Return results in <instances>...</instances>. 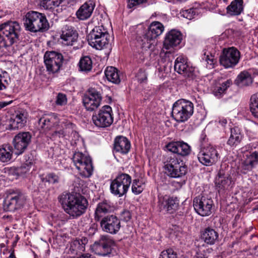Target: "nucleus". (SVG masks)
Wrapping results in <instances>:
<instances>
[{"mask_svg": "<svg viewBox=\"0 0 258 258\" xmlns=\"http://www.w3.org/2000/svg\"><path fill=\"white\" fill-rule=\"evenodd\" d=\"M75 126V124L69 121H62L60 124L56 125V130L52 135L58 137L69 136L74 131Z\"/></svg>", "mask_w": 258, "mask_h": 258, "instance_id": "obj_27", "label": "nucleus"}, {"mask_svg": "<svg viewBox=\"0 0 258 258\" xmlns=\"http://www.w3.org/2000/svg\"><path fill=\"white\" fill-rule=\"evenodd\" d=\"M240 57V52L236 48L224 49L220 57V64L226 69L232 68L238 63Z\"/></svg>", "mask_w": 258, "mask_h": 258, "instance_id": "obj_14", "label": "nucleus"}, {"mask_svg": "<svg viewBox=\"0 0 258 258\" xmlns=\"http://www.w3.org/2000/svg\"><path fill=\"white\" fill-rule=\"evenodd\" d=\"M91 250L100 255L106 256L111 252L109 240L105 236H102L99 240L90 246Z\"/></svg>", "mask_w": 258, "mask_h": 258, "instance_id": "obj_20", "label": "nucleus"}, {"mask_svg": "<svg viewBox=\"0 0 258 258\" xmlns=\"http://www.w3.org/2000/svg\"><path fill=\"white\" fill-rule=\"evenodd\" d=\"M93 123L99 127H107L113 123L112 110L109 105L103 106L97 113L92 117Z\"/></svg>", "mask_w": 258, "mask_h": 258, "instance_id": "obj_12", "label": "nucleus"}, {"mask_svg": "<svg viewBox=\"0 0 258 258\" xmlns=\"http://www.w3.org/2000/svg\"><path fill=\"white\" fill-rule=\"evenodd\" d=\"M31 163L29 162L28 163H24L22 164L20 167L14 168L15 172L18 175H22L28 172L31 168Z\"/></svg>", "mask_w": 258, "mask_h": 258, "instance_id": "obj_47", "label": "nucleus"}, {"mask_svg": "<svg viewBox=\"0 0 258 258\" xmlns=\"http://www.w3.org/2000/svg\"><path fill=\"white\" fill-rule=\"evenodd\" d=\"M57 122V119L53 116H45L39 119V125L45 130H50Z\"/></svg>", "mask_w": 258, "mask_h": 258, "instance_id": "obj_37", "label": "nucleus"}, {"mask_svg": "<svg viewBox=\"0 0 258 258\" xmlns=\"http://www.w3.org/2000/svg\"><path fill=\"white\" fill-rule=\"evenodd\" d=\"M166 174L172 178H178L185 175L187 167L175 155L168 156L164 162Z\"/></svg>", "mask_w": 258, "mask_h": 258, "instance_id": "obj_8", "label": "nucleus"}, {"mask_svg": "<svg viewBox=\"0 0 258 258\" xmlns=\"http://www.w3.org/2000/svg\"><path fill=\"white\" fill-rule=\"evenodd\" d=\"M93 10L94 6L91 3H85L77 11L76 15L80 20H84L91 16Z\"/></svg>", "mask_w": 258, "mask_h": 258, "instance_id": "obj_31", "label": "nucleus"}, {"mask_svg": "<svg viewBox=\"0 0 258 258\" xmlns=\"http://www.w3.org/2000/svg\"><path fill=\"white\" fill-rule=\"evenodd\" d=\"M56 104L58 105H64L67 103V96L64 94L59 93L56 97Z\"/></svg>", "mask_w": 258, "mask_h": 258, "instance_id": "obj_53", "label": "nucleus"}, {"mask_svg": "<svg viewBox=\"0 0 258 258\" xmlns=\"http://www.w3.org/2000/svg\"><path fill=\"white\" fill-rule=\"evenodd\" d=\"M210 249L203 246L198 249L195 258H207Z\"/></svg>", "mask_w": 258, "mask_h": 258, "instance_id": "obj_51", "label": "nucleus"}, {"mask_svg": "<svg viewBox=\"0 0 258 258\" xmlns=\"http://www.w3.org/2000/svg\"><path fill=\"white\" fill-rule=\"evenodd\" d=\"M235 81L238 86L243 87L251 84L252 79L249 73L247 71H243L238 75Z\"/></svg>", "mask_w": 258, "mask_h": 258, "instance_id": "obj_36", "label": "nucleus"}, {"mask_svg": "<svg viewBox=\"0 0 258 258\" xmlns=\"http://www.w3.org/2000/svg\"><path fill=\"white\" fill-rule=\"evenodd\" d=\"M73 162L80 174L84 177L88 178L91 176L93 168L90 156L80 152H76L72 158Z\"/></svg>", "mask_w": 258, "mask_h": 258, "instance_id": "obj_6", "label": "nucleus"}, {"mask_svg": "<svg viewBox=\"0 0 258 258\" xmlns=\"http://www.w3.org/2000/svg\"><path fill=\"white\" fill-rule=\"evenodd\" d=\"M24 25L26 30L31 32H43L49 28L45 15L33 11L28 12L26 14Z\"/></svg>", "mask_w": 258, "mask_h": 258, "instance_id": "obj_3", "label": "nucleus"}, {"mask_svg": "<svg viewBox=\"0 0 258 258\" xmlns=\"http://www.w3.org/2000/svg\"><path fill=\"white\" fill-rule=\"evenodd\" d=\"M62 0H40V5L45 10H51L58 7Z\"/></svg>", "mask_w": 258, "mask_h": 258, "instance_id": "obj_40", "label": "nucleus"}, {"mask_svg": "<svg viewBox=\"0 0 258 258\" xmlns=\"http://www.w3.org/2000/svg\"><path fill=\"white\" fill-rule=\"evenodd\" d=\"M144 183L139 179L133 180L132 185V191L135 195L141 194L144 188Z\"/></svg>", "mask_w": 258, "mask_h": 258, "instance_id": "obj_43", "label": "nucleus"}, {"mask_svg": "<svg viewBox=\"0 0 258 258\" xmlns=\"http://www.w3.org/2000/svg\"><path fill=\"white\" fill-rule=\"evenodd\" d=\"M28 117V112L24 110L16 111L14 117L10 120V125L12 129L22 128L26 125Z\"/></svg>", "mask_w": 258, "mask_h": 258, "instance_id": "obj_24", "label": "nucleus"}, {"mask_svg": "<svg viewBox=\"0 0 258 258\" xmlns=\"http://www.w3.org/2000/svg\"><path fill=\"white\" fill-rule=\"evenodd\" d=\"M104 73L108 81L115 84L120 82L119 72L116 68L113 67H107Z\"/></svg>", "mask_w": 258, "mask_h": 258, "instance_id": "obj_33", "label": "nucleus"}, {"mask_svg": "<svg viewBox=\"0 0 258 258\" xmlns=\"http://www.w3.org/2000/svg\"><path fill=\"white\" fill-rule=\"evenodd\" d=\"M148 74L145 70L141 69L137 73L136 78L140 83H145L147 81Z\"/></svg>", "mask_w": 258, "mask_h": 258, "instance_id": "obj_49", "label": "nucleus"}, {"mask_svg": "<svg viewBox=\"0 0 258 258\" xmlns=\"http://www.w3.org/2000/svg\"><path fill=\"white\" fill-rule=\"evenodd\" d=\"M252 125H258V124L253 123V124H252Z\"/></svg>", "mask_w": 258, "mask_h": 258, "instance_id": "obj_62", "label": "nucleus"}, {"mask_svg": "<svg viewBox=\"0 0 258 258\" xmlns=\"http://www.w3.org/2000/svg\"><path fill=\"white\" fill-rule=\"evenodd\" d=\"M146 0H128L127 8L131 9L134 7L143 3Z\"/></svg>", "mask_w": 258, "mask_h": 258, "instance_id": "obj_55", "label": "nucleus"}, {"mask_svg": "<svg viewBox=\"0 0 258 258\" xmlns=\"http://www.w3.org/2000/svg\"><path fill=\"white\" fill-rule=\"evenodd\" d=\"M100 226L104 231L113 234H116L121 227L119 219L113 215L102 218L100 220Z\"/></svg>", "mask_w": 258, "mask_h": 258, "instance_id": "obj_16", "label": "nucleus"}, {"mask_svg": "<svg viewBox=\"0 0 258 258\" xmlns=\"http://www.w3.org/2000/svg\"><path fill=\"white\" fill-rule=\"evenodd\" d=\"M198 158L203 165L209 166L216 164L220 160V156L217 147L209 144L201 148Z\"/></svg>", "mask_w": 258, "mask_h": 258, "instance_id": "obj_10", "label": "nucleus"}, {"mask_svg": "<svg viewBox=\"0 0 258 258\" xmlns=\"http://www.w3.org/2000/svg\"><path fill=\"white\" fill-rule=\"evenodd\" d=\"M112 210L110 203L104 201L98 204L95 212V220L99 221L104 216Z\"/></svg>", "mask_w": 258, "mask_h": 258, "instance_id": "obj_30", "label": "nucleus"}, {"mask_svg": "<svg viewBox=\"0 0 258 258\" xmlns=\"http://www.w3.org/2000/svg\"><path fill=\"white\" fill-rule=\"evenodd\" d=\"M246 156L247 158L244 162L245 169L247 170L251 169L258 164V152H253L249 155H246Z\"/></svg>", "mask_w": 258, "mask_h": 258, "instance_id": "obj_39", "label": "nucleus"}, {"mask_svg": "<svg viewBox=\"0 0 258 258\" xmlns=\"http://www.w3.org/2000/svg\"><path fill=\"white\" fill-rule=\"evenodd\" d=\"M26 201L27 197L21 191L11 190L5 198L4 208L6 211L14 212L23 208Z\"/></svg>", "mask_w": 258, "mask_h": 258, "instance_id": "obj_7", "label": "nucleus"}, {"mask_svg": "<svg viewBox=\"0 0 258 258\" xmlns=\"http://www.w3.org/2000/svg\"><path fill=\"white\" fill-rule=\"evenodd\" d=\"M59 199L65 212L73 219L84 214L88 205L87 199L77 193L62 194Z\"/></svg>", "mask_w": 258, "mask_h": 258, "instance_id": "obj_1", "label": "nucleus"}, {"mask_svg": "<svg viewBox=\"0 0 258 258\" xmlns=\"http://www.w3.org/2000/svg\"><path fill=\"white\" fill-rule=\"evenodd\" d=\"M182 39L180 32L176 30H171L166 35L164 41V47L166 49L178 45Z\"/></svg>", "mask_w": 258, "mask_h": 258, "instance_id": "obj_25", "label": "nucleus"}, {"mask_svg": "<svg viewBox=\"0 0 258 258\" xmlns=\"http://www.w3.org/2000/svg\"><path fill=\"white\" fill-rule=\"evenodd\" d=\"M181 16L188 20H191L195 18L197 14L196 10L190 8L187 10H182L180 12Z\"/></svg>", "mask_w": 258, "mask_h": 258, "instance_id": "obj_48", "label": "nucleus"}, {"mask_svg": "<svg viewBox=\"0 0 258 258\" xmlns=\"http://www.w3.org/2000/svg\"><path fill=\"white\" fill-rule=\"evenodd\" d=\"M31 136L28 132H22L17 134L13 139V145L15 154H22L31 142Z\"/></svg>", "mask_w": 258, "mask_h": 258, "instance_id": "obj_18", "label": "nucleus"}, {"mask_svg": "<svg viewBox=\"0 0 258 258\" xmlns=\"http://www.w3.org/2000/svg\"><path fill=\"white\" fill-rule=\"evenodd\" d=\"M11 101L10 102H0V109L2 108L5 107V106H7L8 105L10 104L11 103Z\"/></svg>", "mask_w": 258, "mask_h": 258, "instance_id": "obj_57", "label": "nucleus"}, {"mask_svg": "<svg viewBox=\"0 0 258 258\" xmlns=\"http://www.w3.org/2000/svg\"><path fill=\"white\" fill-rule=\"evenodd\" d=\"M13 149L8 144L3 145L0 148V161L6 163L9 162L12 158Z\"/></svg>", "mask_w": 258, "mask_h": 258, "instance_id": "obj_34", "label": "nucleus"}, {"mask_svg": "<svg viewBox=\"0 0 258 258\" xmlns=\"http://www.w3.org/2000/svg\"><path fill=\"white\" fill-rule=\"evenodd\" d=\"M132 183L131 176L126 173H119L110 184L112 194L121 197L126 195Z\"/></svg>", "mask_w": 258, "mask_h": 258, "instance_id": "obj_9", "label": "nucleus"}, {"mask_svg": "<svg viewBox=\"0 0 258 258\" xmlns=\"http://www.w3.org/2000/svg\"><path fill=\"white\" fill-rule=\"evenodd\" d=\"M79 69L81 71L89 72L90 71L92 68V60L89 56H85L81 58L80 60Z\"/></svg>", "mask_w": 258, "mask_h": 258, "instance_id": "obj_41", "label": "nucleus"}, {"mask_svg": "<svg viewBox=\"0 0 258 258\" xmlns=\"http://www.w3.org/2000/svg\"><path fill=\"white\" fill-rule=\"evenodd\" d=\"M131 148L130 141L125 137L118 136L114 141V150L122 154H127Z\"/></svg>", "mask_w": 258, "mask_h": 258, "instance_id": "obj_28", "label": "nucleus"}, {"mask_svg": "<svg viewBox=\"0 0 258 258\" xmlns=\"http://www.w3.org/2000/svg\"><path fill=\"white\" fill-rule=\"evenodd\" d=\"M253 194L254 195H256L258 194V190H256V189H254V191H253Z\"/></svg>", "mask_w": 258, "mask_h": 258, "instance_id": "obj_61", "label": "nucleus"}, {"mask_svg": "<svg viewBox=\"0 0 258 258\" xmlns=\"http://www.w3.org/2000/svg\"><path fill=\"white\" fill-rule=\"evenodd\" d=\"M159 258H178L177 254L172 249L163 250Z\"/></svg>", "mask_w": 258, "mask_h": 258, "instance_id": "obj_50", "label": "nucleus"}, {"mask_svg": "<svg viewBox=\"0 0 258 258\" xmlns=\"http://www.w3.org/2000/svg\"><path fill=\"white\" fill-rule=\"evenodd\" d=\"M166 147L168 151L182 156L188 155L191 151L190 147L183 141L170 142Z\"/></svg>", "mask_w": 258, "mask_h": 258, "instance_id": "obj_23", "label": "nucleus"}, {"mask_svg": "<svg viewBox=\"0 0 258 258\" xmlns=\"http://www.w3.org/2000/svg\"><path fill=\"white\" fill-rule=\"evenodd\" d=\"M250 110L252 115L258 118V93L252 95L250 98Z\"/></svg>", "mask_w": 258, "mask_h": 258, "instance_id": "obj_42", "label": "nucleus"}, {"mask_svg": "<svg viewBox=\"0 0 258 258\" xmlns=\"http://www.w3.org/2000/svg\"><path fill=\"white\" fill-rule=\"evenodd\" d=\"M218 123L219 125H220L222 127H225V126L227 123V120L226 118H220L218 121Z\"/></svg>", "mask_w": 258, "mask_h": 258, "instance_id": "obj_56", "label": "nucleus"}, {"mask_svg": "<svg viewBox=\"0 0 258 258\" xmlns=\"http://www.w3.org/2000/svg\"><path fill=\"white\" fill-rule=\"evenodd\" d=\"M42 180L43 182H47L49 183L54 184L58 182L59 178L57 175L51 173L48 174Z\"/></svg>", "mask_w": 258, "mask_h": 258, "instance_id": "obj_52", "label": "nucleus"}, {"mask_svg": "<svg viewBox=\"0 0 258 258\" xmlns=\"http://www.w3.org/2000/svg\"><path fill=\"white\" fill-rule=\"evenodd\" d=\"M164 29V26L159 22H152L146 35L139 42L143 50H147L152 47L151 40L160 35Z\"/></svg>", "mask_w": 258, "mask_h": 258, "instance_id": "obj_11", "label": "nucleus"}, {"mask_svg": "<svg viewBox=\"0 0 258 258\" xmlns=\"http://www.w3.org/2000/svg\"><path fill=\"white\" fill-rule=\"evenodd\" d=\"M102 99L101 94L94 89H90L88 94L83 98V103L86 109L92 111L97 109L100 104Z\"/></svg>", "mask_w": 258, "mask_h": 258, "instance_id": "obj_19", "label": "nucleus"}, {"mask_svg": "<svg viewBox=\"0 0 258 258\" xmlns=\"http://www.w3.org/2000/svg\"><path fill=\"white\" fill-rule=\"evenodd\" d=\"M232 84V82L229 79L216 86L213 90V94L218 98H221L226 93L228 88Z\"/></svg>", "mask_w": 258, "mask_h": 258, "instance_id": "obj_35", "label": "nucleus"}, {"mask_svg": "<svg viewBox=\"0 0 258 258\" xmlns=\"http://www.w3.org/2000/svg\"><path fill=\"white\" fill-rule=\"evenodd\" d=\"M78 37V33L72 26L65 25L62 28L60 38L64 45H73Z\"/></svg>", "mask_w": 258, "mask_h": 258, "instance_id": "obj_22", "label": "nucleus"}, {"mask_svg": "<svg viewBox=\"0 0 258 258\" xmlns=\"http://www.w3.org/2000/svg\"><path fill=\"white\" fill-rule=\"evenodd\" d=\"M231 183L229 174L222 168L219 170L215 179V185L218 190L227 189Z\"/></svg>", "mask_w": 258, "mask_h": 258, "instance_id": "obj_26", "label": "nucleus"}, {"mask_svg": "<svg viewBox=\"0 0 258 258\" xmlns=\"http://www.w3.org/2000/svg\"><path fill=\"white\" fill-rule=\"evenodd\" d=\"M224 2H226L227 0H223Z\"/></svg>", "mask_w": 258, "mask_h": 258, "instance_id": "obj_63", "label": "nucleus"}, {"mask_svg": "<svg viewBox=\"0 0 258 258\" xmlns=\"http://www.w3.org/2000/svg\"><path fill=\"white\" fill-rule=\"evenodd\" d=\"M132 217L131 212L127 210H123L121 213V219L126 222L128 221Z\"/></svg>", "mask_w": 258, "mask_h": 258, "instance_id": "obj_54", "label": "nucleus"}, {"mask_svg": "<svg viewBox=\"0 0 258 258\" xmlns=\"http://www.w3.org/2000/svg\"><path fill=\"white\" fill-rule=\"evenodd\" d=\"M202 59L207 62L209 68H213L216 62L214 55H213L210 52H205L204 53V56Z\"/></svg>", "mask_w": 258, "mask_h": 258, "instance_id": "obj_46", "label": "nucleus"}, {"mask_svg": "<svg viewBox=\"0 0 258 258\" xmlns=\"http://www.w3.org/2000/svg\"><path fill=\"white\" fill-rule=\"evenodd\" d=\"M242 139V135L238 127H233L231 130V135L227 144L233 146L240 143Z\"/></svg>", "mask_w": 258, "mask_h": 258, "instance_id": "obj_38", "label": "nucleus"}, {"mask_svg": "<svg viewBox=\"0 0 258 258\" xmlns=\"http://www.w3.org/2000/svg\"><path fill=\"white\" fill-rule=\"evenodd\" d=\"M78 258H96V257L91 255L90 254L87 253V254H82L80 257H78Z\"/></svg>", "mask_w": 258, "mask_h": 258, "instance_id": "obj_58", "label": "nucleus"}, {"mask_svg": "<svg viewBox=\"0 0 258 258\" xmlns=\"http://www.w3.org/2000/svg\"><path fill=\"white\" fill-rule=\"evenodd\" d=\"M20 30V25L16 21H9L0 25V49L4 53L13 51V45L18 40Z\"/></svg>", "mask_w": 258, "mask_h": 258, "instance_id": "obj_2", "label": "nucleus"}, {"mask_svg": "<svg viewBox=\"0 0 258 258\" xmlns=\"http://www.w3.org/2000/svg\"><path fill=\"white\" fill-rule=\"evenodd\" d=\"M193 206L196 212L202 216H208L212 213L213 201L204 197L194 199Z\"/></svg>", "mask_w": 258, "mask_h": 258, "instance_id": "obj_15", "label": "nucleus"}, {"mask_svg": "<svg viewBox=\"0 0 258 258\" xmlns=\"http://www.w3.org/2000/svg\"><path fill=\"white\" fill-rule=\"evenodd\" d=\"M87 37L89 45L98 50L106 47L109 42V34L102 25L94 27Z\"/></svg>", "mask_w": 258, "mask_h": 258, "instance_id": "obj_4", "label": "nucleus"}, {"mask_svg": "<svg viewBox=\"0 0 258 258\" xmlns=\"http://www.w3.org/2000/svg\"><path fill=\"white\" fill-rule=\"evenodd\" d=\"M174 70L186 78L192 79L195 76V68L188 64L186 58L181 56L175 59Z\"/></svg>", "mask_w": 258, "mask_h": 258, "instance_id": "obj_17", "label": "nucleus"}, {"mask_svg": "<svg viewBox=\"0 0 258 258\" xmlns=\"http://www.w3.org/2000/svg\"><path fill=\"white\" fill-rule=\"evenodd\" d=\"M201 239L207 244L213 245L219 240V234L211 227L205 228L201 232Z\"/></svg>", "mask_w": 258, "mask_h": 258, "instance_id": "obj_29", "label": "nucleus"}, {"mask_svg": "<svg viewBox=\"0 0 258 258\" xmlns=\"http://www.w3.org/2000/svg\"><path fill=\"white\" fill-rule=\"evenodd\" d=\"M158 206L160 211H165L172 213L178 206V203L175 199L167 196L158 195Z\"/></svg>", "mask_w": 258, "mask_h": 258, "instance_id": "obj_21", "label": "nucleus"}, {"mask_svg": "<svg viewBox=\"0 0 258 258\" xmlns=\"http://www.w3.org/2000/svg\"><path fill=\"white\" fill-rule=\"evenodd\" d=\"M243 0H233L227 7V13L230 16H238L243 10Z\"/></svg>", "mask_w": 258, "mask_h": 258, "instance_id": "obj_32", "label": "nucleus"}, {"mask_svg": "<svg viewBox=\"0 0 258 258\" xmlns=\"http://www.w3.org/2000/svg\"><path fill=\"white\" fill-rule=\"evenodd\" d=\"M78 0H68V3H76Z\"/></svg>", "mask_w": 258, "mask_h": 258, "instance_id": "obj_60", "label": "nucleus"}, {"mask_svg": "<svg viewBox=\"0 0 258 258\" xmlns=\"http://www.w3.org/2000/svg\"><path fill=\"white\" fill-rule=\"evenodd\" d=\"M63 60L62 55L55 51H47L44 56V61L49 73H57L62 66Z\"/></svg>", "mask_w": 258, "mask_h": 258, "instance_id": "obj_13", "label": "nucleus"}, {"mask_svg": "<svg viewBox=\"0 0 258 258\" xmlns=\"http://www.w3.org/2000/svg\"><path fill=\"white\" fill-rule=\"evenodd\" d=\"M10 258H16L15 255H14V253H11V254L10 255V256H9Z\"/></svg>", "mask_w": 258, "mask_h": 258, "instance_id": "obj_59", "label": "nucleus"}, {"mask_svg": "<svg viewBox=\"0 0 258 258\" xmlns=\"http://www.w3.org/2000/svg\"><path fill=\"white\" fill-rule=\"evenodd\" d=\"M88 239L86 237H82L81 239L75 240L73 242V245L78 250L84 251L85 249V245L88 243Z\"/></svg>", "mask_w": 258, "mask_h": 258, "instance_id": "obj_45", "label": "nucleus"}, {"mask_svg": "<svg viewBox=\"0 0 258 258\" xmlns=\"http://www.w3.org/2000/svg\"><path fill=\"white\" fill-rule=\"evenodd\" d=\"M194 113V104L188 100L180 99L173 105L172 116L178 122H183L188 120Z\"/></svg>", "mask_w": 258, "mask_h": 258, "instance_id": "obj_5", "label": "nucleus"}, {"mask_svg": "<svg viewBox=\"0 0 258 258\" xmlns=\"http://www.w3.org/2000/svg\"><path fill=\"white\" fill-rule=\"evenodd\" d=\"M10 82V78L8 73L0 70V91L6 89Z\"/></svg>", "mask_w": 258, "mask_h": 258, "instance_id": "obj_44", "label": "nucleus"}]
</instances>
